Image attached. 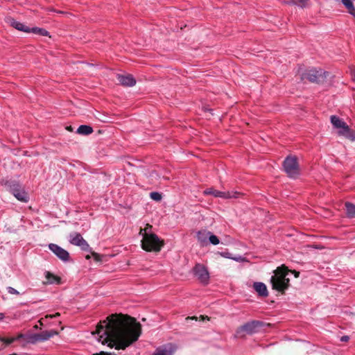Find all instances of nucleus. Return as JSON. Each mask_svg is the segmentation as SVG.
<instances>
[{"label":"nucleus","mask_w":355,"mask_h":355,"mask_svg":"<svg viewBox=\"0 0 355 355\" xmlns=\"http://www.w3.org/2000/svg\"><path fill=\"white\" fill-rule=\"evenodd\" d=\"M197 320V318L193 316V317H187L186 318V320Z\"/></svg>","instance_id":"33"},{"label":"nucleus","mask_w":355,"mask_h":355,"mask_svg":"<svg viewBox=\"0 0 355 355\" xmlns=\"http://www.w3.org/2000/svg\"><path fill=\"white\" fill-rule=\"evenodd\" d=\"M261 326V322L259 321L253 320L247 322L243 326L240 327L236 331V336H241L243 331H245L248 334H252L256 331V329Z\"/></svg>","instance_id":"8"},{"label":"nucleus","mask_w":355,"mask_h":355,"mask_svg":"<svg viewBox=\"0 0 355 355\" xmlns=\"http://www.w3.org/2000/svg\"><path fill=\"white\" fill-rule=\"evenodd\" d=\"M141 325L136 319L124 315H112L101 322L92 334L103 345L124 349L138 340Z\"/></svg>","instance_id":"1"},{"label":"nucleus","mask_w":355,"mask_h":355,"mask_svg":"<svg viewBox=\"0 0 355 355\" xmlns=\"http://www.w3.org/2000/svg\"><path fill=\"white\" fill-rule=\"evenodd\" d=\"M8 21L10 24V25L15 28L24 31L25 33H31V28L26 26L25 24L16 21L12 18H10L8 19Z\"/></svg>","instance_id":"16"},{"label":"nucleus","mask_w":355,"mask_h":355,"mask_svg":"<svg viewBox=\"0 0 355 355\" xmlns=\"http://www.w3.org/2000/svg\"><path fill=\"white\" fill-rule=\"evenodd\" d=\"M328 72L322 69H311L304 73V78L308 79L312 83H323L328 75Z\"/></svg>","instance_id":"6"},{"label":"nucleus","mask_w":355,"mask_h":355,"mask_svg":"<svg viewBox=\"0 0 355 355\" xmlns=\"http://www.w3.org/2000/svg\"><path fill=\"white\" fill-rule=\"evenodd\" d=\"M205 194L212 195L215 197L222 198L225 199L238 198L239 193L236 191H220L213 189H207L204 191Z\"/></svg>","instance_id":"10"},{"label":"nucleus","mask_w":355,"mask_h":355,"mask_svg":"<svg viewBox=\"0 0 355 355\" xmlns=\"http://www.w3.org/2000/svg\"><path fill=\"white\" fill-rule=\"evenodd\" d=\"M354 1L355 0H341L343 4L347 9L348 12L354 17H355V8L354 6Z\"/></svg>","instance_id":"19"},{"label":"nucleus","mask_w":355,"mask_h":355,"mask_svg":"<svg viewBox=\"0 0 355 355\" xmlns=\"http://www.w3.org/2000/svg\"><path fill=\"white\" fill-rule=\"evenodd\" d=\"M69 242L74 245L79 246L83 250H89V245L79 233L73 232L69 236Z\"/></svg>","instance_id":"9"},{"label":"nucleus","mask_w":355,"mask_h":355,"mask_svg":"<svg viewBox=\"0 0 355 355\" xmlns=\"http://www.w3.org/2000/svg\"><path fill=\"white\" fill-rule=\"evenodd\" d=\"M331 123L334 128L338 130V135L339 136H343L352 141H355V131L351 130L343 120L333 115L331 116Z\"/></svg>","instance_id":"4"},{"label":"nucleus","mask_w":355,"mask_h":355,"mask_svg":"<svg viewBox=\"0 0 355 355\" xmlns=\"http://www.w3.org/2000/svg\"><path fill=\"white\" fill-rule=\"evenodd\" d=\"M76 132L79 135H88L93 132V129L89 125H81L78 128Z\"/></svg>","instance_id":"22"},{"label":"nucleus","mask_w":355,"mask_h":355,"mask_svg":"<svg viewBox=\"0 0 355 355\" xmlns=\"http://www.w3.org/2000/svg\"><path fill=\"white\" fill-rule=\"evenodd\" d=\"M293 273H294L295 277H299V275H300L299 272L293 271Z\"/></svg>","instance_id":"36"},{"label":"nucleus","mask_w":355,"mask_h":355,"mask_svg":"<svg viewBox=\"0 0 355 355\" xmlns=\"http://www.w3.org/2000/svg\"><path fill=\"white\" fill-rule=\"evenodd\" d=\"M309 0H288L286 1V3L288 4H295L297 5L301 8H304L306 6V3Z\"/></svg>","instance_id":"26"},{"label":"nucleus","mask_w":355,"mask_h":355,"mask_svg":"<svg viewBox=\"0 0 355 355\" xmlns=\"http://www.w3.org/2000/svg\"><path fill=\"white\" fill-rule=\"evenodd\" d=\"M92 255L94 256V257L95 258L96 260H98V254L93 252Z\"/></svg>","instance_id":"34"},{"label":"nucleus","mask_w":355,"mask_h":355,"mask_svg":"<svg viewBox=\"0 0 355 355\" xmlns=\"http://www.w3.org/2000/svg\"><path fill=\"white\" fill-rule=\"evenodd\" d=\"M201 318L202 320H205V319L209 320V318L207 316H206V317L201 316Z\"/></svg>","instance_id":"39"},{"label":"nucleus","mask_w":355,"mask_h":355,"mask_svg":"<svg viewBox=\"0 0 355 355\" xmlns=\"http://www.w3.org/2000/svg\"><path fill=\"white\" fill-rule=\"evenodd\" d=\"M284 168L291 178H295L299 175L298 164L295 157H288L284 162Z\"/></svg>","instance_id":"5"},{"label":"nucleus","mask_w":355,"mask_h":355,"mask_svg":"<svg viewBox=\"0 0 355 355\" xmlns=\"http://www.w3.org/2000/svg\"><path fill=\"white\" fill-rule=\"evenodd\" d=\"M209 234H210V232H209V231H206V230L199 231L197 233V239L200 243L204 245L207 242V239H209Z\"/></svg>","instance_id":"21"},{"label":"nucleus","mask_w":355,"mask_h":355,"mask_svg":"<svg viewBox=\"0 0 355 355\" xmlns=\"http://www.w3.org/2000/svg\"><path fill=\"white\" fill-rule=\"evenodd\" d=\"M4 318V315L2 313H0V320H3Z\"/></svg>","instance_id":"38"},{"label":"nucleus","mask_w":355,"mask_h":355,"mask_svg":"<svg viewBox=\"0 0 355 355\" xmlns=\"http://www.w3.org/2000/svg\"><path fill=\"white\" fill-rule=\"evenodd\" d=\"M60 315L59 313H57L55 315H50L49 317V318H54V317H55L57 315Z\"/></svg>","instance_id":"37"},{"label":"nucleus","mask_w":355,"mask_h":355,"mask_svg":"<svg viewBox=\"0 0 355 355\" xmlns=\"http://www.w3.org/2000/svg\"><path fill=\"white\" fill-rule=\"evenodd\" d=\"M49 250L55 254L60 260L62 261H67L69 259V252L61 248L60 246L54 244V243H50L49 245Z\"/></svg>","instance_id":"12"},{"label":"nucleus","mask_w":355,"mask_h":355,"mask_svg":"<svg viewBox=\"0 0 355 355\" xmlns=\"http://www.w3.org/2000/svg\"><path fill=\"white\" fill-rule=\"evenodd\" d=\"M21 338H25L27 342V336L22 334H19L17 337L9 338L0 336V342L3 343V345L0 347V350L5 348L6 346H8L15 340H18Z\"/></svg>","instance_id":"15"},{"label":"nucleus","mask_w":355,"mask_h":355,"mask_svg":"<svg viewBox=\"0 0 355 355\" xmlns=\"http://www.w3.org/2000/svg\"><path fill=\"white\" fill-rule=\"evenodd\" d=\"M176 347L171 343H168L158 347L153 355H173Z\"/></svg>","instance_id":"13"},{"label":"nucleus","mask_w":355,"mask_h":355,"mask_svg":"<svg viewBox=\"0 0 355 355\" xmlns=\"http://www.w3.org/2000/svg\"><path fill=\"white\" fill-rule=\"evenodd\" d=\"M14 196L19 200L21 202H27L28 200V194L24 191V190H21V191L17 193L14 195Z\"/></svg>","instance_id":"24"},{"label":"nucleus","mask_w":355,"mask_h":355,"mask_svg":"<svg viewBox=\"0 0 355 355\" xmlns=\"http://www.w3.org/2000/svg\"><path fill=\"white\" fill-rule=\"evenodd\" d=\"M150 197L152 200L155 201H160L162 200V194L159 192L153 191L150 193Z\"/></svg>","instance_id":"27"},{"label":"nucleus","mask_w":355,"mask_h":355,"mask_svg":"<svg viewBox=\"0 0 355 355\" xmlns=\"http://www.w3.org/2000/svg\"><path fill=\"white\" fill-rule=\"evenodd\" d=\"M219 254H220V256H222L225 258H228V259L232 258V257L231 256V254L229 252H219Z\"/></svg>","instance_id":"30"},{"label":"nucleus","mask_w":355,"mask_h":355,"mask_svg":"<svg viewBox=\"0 0 355 355\" xmlns=\"http://www.w3.org/2000/svg\"><path fill=\"white\" fill-rule=\"evenodd\" d=\"M232 259H234L236 261H242L243 260V258L241 256H239L236 257H232Z\"/></svg>","instance_id":"31"},{"label":"nucleus","mask_w":355,"mask_h":355,"mask_svg":"<svg viewBox=\"0 0 355 355\" xmlns=\"http://www.w3.org/2000/svg\"><path fill=\"white\" fill-rule=\"evenodd\" d=\"M86 259H90V256H89V255H87V256H86Z\"/></svg>","instance_id":"40"},{"label":"nucleus","mask_w":355,"mask_h":355,"mask_svg":"<svg viewBox=\"0 0 355 355\" xmlns=\"http://www.w3.org/2000/svg\"><path fill=\"white\" fill-rule=\"evenodd\" d=\"M349 340V336H343L341 337L340 340L343 342H346Z\"/></svg>","instance_id":"32"},{"label":"nucleus","mask_w":355,"mask_h":355,"mask_svg":"<svg viewBox=\"0 0 355 355\" xmlns=\"http://www.w3.org/2000/svg\"><path fill=\"white\" fill-rule=\"evenodd\" d=\"M345 208L347 216L353 218L355 216V205L351 202L345 203Z\"/></svg>","instance_id":"23"},{"label":"nucleus","mask_w":355,"mask_h":355,"mask_svg":"<svg viewBox=\"0 0 355 355\" xmlns=\"http://www.w3.org/2000/svg\"><path fill=\"white\" fill-rule=\"evenodd\" d=\"M209 241L211 244L214 245H218L220 243L218 238L216 235L213 234L211 232H210V234L209 236Z\"/></svg>","instance_id":"28"},{"label":"nucleus","mask_w":355,"mask_h":355,"mask_svg":"<svg viewBox=\"0 0 355 355\" xmlns=\"http://www.w3.org/2000/svg\"><path fill=\"white\" fill-rule=\"evenodd\" d=\"M151 226L147 225L144 229H141L139 234L142 236L141 248L148 252H159L164 245L159 238L153 233H150Z\"/></svg>","instance_id":"2"},{"label":"nucleus","mask_w":355,"mask_h":355,"mask_svg":"<svg viewBox=\"0 0 355 355\" xmlns=\"http://www.w3.org/2000/svg\"><path fill=\"white\" fill-rule=\"evenodd\" d=\"M31 33L37 34L40 35H42V36H48L49 35V32L46 30H45L44 28H37V27H33V28H31Z\"/></svg>","instance_id":"25"},{"label":"nucleus","mask_w":355,"mask_h":355,"mask_svg":"<svg viewBox=\"0 0 355 355\" xmlns=\"http://www.w3.org/2000/svg\"><path fill=\"white\" fill-rule=\"evenodd\" d=\"M45 277L46 279V284H60V282H61L60 278L49 271H46L45 272Z\"/></svg>","instance_id":"18"},{"label":"nucleus","mask_w":355,"mask_h":355,"mask_svg":"<svg viewBox=\"0 0 355 355\" xmlns=\"http://www.w3.org/2000/svg\"><path fill=\"white\" fill-rule=\"evenodd\" d=\"M352 76L353 80L355 81V69L352 71Z\"/></svg>","instance_id":"35"},{"label":"nucleus","mask_w":355,"mask_h":355,"mask_svg":"<svg viewBox=\"0 0 355 355\" xmlns=\"http://www.w3.org/2000/svg\"><path fill=\"white\" fill-rule=\"evenodd\" d=\"M117 80L121 85L126 87H132L135 85L136 80L134 77L130 74L127 75H117Z\"/></svg>","instance_id":"14"},{"label":"nucleus","mask_w":355,"mask_h":355,"mask_svg":"<svg viewBox=\"0 0 355 355\" xmlns=\"http://www.w3.org/2000/svg\"><path fill=\"white\" fill-rule=\"evenodd\" d=\"M254 289L261 296H268V290L266 286L261 282H255L253 285Z\"/></svg>","instance_id":"17"},{"label":"nucleus","mask_w":355,"mask_h":355,"mask_svg":"<svg viewBox=\"0 0 355 355\" xmlns=\"http://www.w3.org/2000/svg\"><path fill=\"white\" fill-rule=\"evenodd\" d=\"M8 187L9 188L10 191L13 195L23 190L21 185L18 182L14 181L8 182Z\"/></svg>","instance_id":"20"},{"label":"nucleus","mask_w":355,"mask_h":355,"mask_svg":"<svg viewBox=\"0 0 355 355\" xmlns=\"http://www.w3.org/2000/svg\"><path fill=\"white\" fill-rule=\"evenodd\" d=\"M8 292L12 295H18L19 293L14 288L8 286L7 288Z\"/></svg>","instance_id":"29"},{"label":"nucleus","mask_w":355,"mask_h":355,"mask_svg":"<svg viewBox=\"0 0 355 355\" xmlns=\"http://www.w3.org/2000/svg\"><path fill=\"white\" fill-rule=\"evenodd\" d=\"M287 273L286 268L283 267L275 270L270 279L273 289L282 292L288 288L290 280L286 278Z\"/></svg>","instance_id":"3"},{"label":"nucleus","mask_w":355,"mask_h":355,"mask_svg":"<svg viewBox=\"0 0 355 355\" xmlns=\"http://www.w3.org/2000/svg\"><path fill=\"white\" fill-rule=\"evenodd\" d=\"M58 334L55 330L44 331L39 334L27 335V343L35 344L40 341H46Z\"/></svg>","instance_id":"7"},{"label":"nucleus","mask_w":355,"mask_h":355,"mask_svg":"<svg viewBox=\"0 0 355 355\" xmlns=\"http://www.w3.org/2000/svg\"><path fill=\"white\" fill-rule=\"evenodd\" d=\"M193 272L201 283L207 284L209 275L204 266L201 264H196L193 268Z\"/></svg>","instance_id":"11"}]
</instances>
